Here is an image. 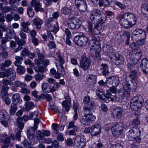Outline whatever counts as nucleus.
<instances>
[{"label":"nucleus","instance_id":"nucleus-47","mask_svg":"<svg viewBox=\"0 0 148 148\" xmlns=\"http://www.w3.org/2000/svg\"><path fill=\"white\" fill-rule=\"evenodd\" d=\"M78 10L80 12H85L87 10V5L86 2L81 5L78 8H77Z\"/></svg>","mask_w":148,"mask_h":148},{"label":"nucleus","instance_id":"nucleus-23","mask_svg":"<svg viewBox=\"0 0 148 148\" xmlns=\"http://www.w3.org/2000/svg\"><path fill=\"white\" fill-rule=\"evenodd\" d=\"M6 77L11 80H14L16 78V72L12 69H9L6 72Z\"/></svg>","mask_w":148,"mask_h":148},{"label":"nucleus","instance_id":"nucleus-4","mask_svg":"<svg viewBox=\"0 0 148 148\" xmlns=\"http://www.w3.org/2000/svg\"><path fill=\"white\" fill-rule=\"evenodd\" d=\"M122 88L124 92L129 96L130 94V91H135L137 87L136 83L135 80H129L127 78L125 79V81L123 82L122 84Z\"/></svg>","mask_w":148,"mask_h":148},{"label":"nucleus","instance_id":"nucleus-30","mask_svg":"<svg viewBox=\"0 0 148 148\" xmlns=\"http://www.w3.org/2000/svg\"><path fill=\"white\" fill-rule=\"evenodd\" d=\"M21 99L20 95L18 93H15L13 95L12 99V103L17 104L21 102Z\"/></svg>","mask_w":148,"mask_h":148},{"label":"nucleus","instance_id":"nucleus-16","mask_svg":"<svg viewBox=\"0 0 148 148\" xmlns=\"http://www.w3.org/2000/svg\"><path fill=\"white\" fill-rule=\"evenodd\" d=\"M132 38H145L146 37L145 32L142 29L137 28L134 30L132 32Z\"/></svg>","mask_w":148,"mask_h":148},{"label":"nucleus","instance_id":"nucleus-11","mask_svg":"<svg viewBox=\"0 0 148 148\" xmlns=\"http://www.w3.org/2000/svg\"><path fill=\"white\" fill-rule=\"evenodd\" d=\"M38 121H35L33 127H29L27 129V137L29 140H32L34 137L35 132L38 128Z\"/></svg>","mask_w":148,"mask_h":148},{"label":"nucleus","instance_id":"nucleus-40","mask_svg":"<svg viewBox=\"0 0 148 148\" xmlns=\"http://www.w3.org/2000/svg\"><path fill=\"white\" fill-rule=\"evenodd\" d=\"M62 12L64 14L69 15L71 14L72 11V8L71 7H64L61 10Z\"/></svg>","mask_w":148,"mask_h":148},{"label":"nucleus","instance_id":"nucleus-35","mask_svg":"<svg viewBox=\"0 0 148 148\" xmlns=\"http://www.w3.org/2000/svg\"><path fill=\"white\" fill-rule=\"evenodd\" d=\"M95 108H94L93 111L92 112H90V110H88L89 111L86 113L85 110H84V113L88 115L87 116L88 117L89 123L92 121H95L96 119L95 116L92 115L93 113L95 112Z\"/></svg>","mask_w":148,"mask_h":148},{"label":"nucleus","instance_id":"nucleus-52","mask_svg":"<svg viewBox=\"0 0 148 148\" xmlns=\"http://www.w3.org/2000/svg\"><path fill=\"white\" fill-rule=\"evenodd\" d=\"M17 44L18 46H19L21 48H23L24 47L26 43L25 41L23 39H19L18 38V40H16Z\"/></svg>","mask_w":148,"mask_h":148},{"label":"nucleus","instance_id":"nucleus-33","mask_svg":"<svg viewBox=\"0 0 148 148\" xmlns=\"http://www.w3.org/2000/svg\"><path fill=\"white\" fill-rule=\"evenodd\" d=\"M17 110V104L12 103L10 105V109L9 110L10 114L11 115H14Z\"/></svg>","mask_w":148,"mask_h":148},{"label":"nucleus","instance_id":"nucleus-37","mask_svg":"<svg viewBox=\"0 0 148 148\" xmlns=\"http://www.w3.org/2000/svg\"><path fill=\"white\" fill-rule=\"evenodd\" d=\"M12 62L10 60H6L4 63H1L0 65L1 70L3 71L5 70L6 67H8L11 64Z\"/></svg>","mask_w":148,"mask_h":148},{"label":"nucleus","instance_id":"nucleus-18","mask_svg":"<svg viewBox=\"0 0 148 148\" xmlns=\"http://www.w3.org/2000/svg\"><path fill=\"white\" fill-rule=\"evenodd\" d=\"M123 109L120 107H117L113 110L111 116L114 118L120 119L122 115Z\"/></svg>","mask_w":148,"mask_h":148},{"label":"nucleus","instance_id":"nucleus-1","mask_svg":"<svg viewBox=\"0 0 148 148\" xmlns=\"http://www.w3.org/2000/svg\"><path fill=\"white\" fill-rule=\"evenodd\" d=\"M90 18L92 22L95 24L92 33L90 34L92 36L93 33L96 35L99 34L102 31V25L106 20L105 14L101 10L94 9L90 13Z\"/></svg>","mask_w":148,"mask_h":148},{"label":"nucleus","instance_id":"nucleus-62","mask_svg":"<svg viewBox=\"0 0 148 148\" xmlns=\"http://www.w3.org/2000/svg\"><path fill=\"white\" fill-rule=\"evenodd\" d=\"M37 91L34 90L32 92V95L36 99L35 100L36 101H39V98L40 97V96H38L37 95Z\"/></svg>","mask_w":148,"mask_h":148},{"label":"nucleus","instance_id":"nucleus-29","mask_svg":"<svg viewBox=\"0 0 148 148\" xmlns=\"http://www.w3.org/2000/svg\"><path fill=\"white\" fill-rule=\"evenodd\" d=\"M108 79L112 80L113 83V86H117L120 83L119 77L116 76H110L109 77Z\"/></svg>","mask_w":148,"mask_h":148},{"label":"nucleus","instance_id":"nucleus-41","mask_svg":"<svg viewBox=\"0 0 148 148\" xmlns=\"http://www.w3.org/2000/svg\"><path fill=\"white\" fill-rule=\"evenodd\" d=\"M96 94L100 98L105 100V95L102 90L100 89H97L96 91Z\"/></svg>","mask_w":148,"mask_h":148},{"label":"nucleus","instance_id":"nucleus-5","mask_svg":"<svg viewBox=\"0 0 148 148\" xmlns=\"http://www.w3.org/2000/svg\"><path fill=\"white\" fill-rule=\"evenodd\" d=\"M144 99L143 97L139 95L134 97L131 100L130 107L132 110L137 111L140 109L143 103Z\"/></svg>","mask_w":148,"mask_h":148},{"label":"nucleus","instance_id":"nucleus-42","mask_svg":"<svg viewBox=\"0 0 148 148\" xmlns=\"http://www.w3.org/2000/svg\"><path fill=\"white\" fill-rule=\"evenodd\" d=\"M23 121L22 117H18L17 119L18 127L21 130H22L24 127V124L22 122Z\"/></svg>","mask_w":148,"mask_h":148},{"label":"nucleus","instance_id":"nucleus-15","mask_svg":"<svg viewBox=\"0 0 148 148\" xmlns=\"http://www.w3.org/2000/svg\"><path fill=\"white\" fill-rule=\"evenodd\" d=\"M81 25V22L77 18H73L71 22L68 24V27L69 28L75 29H79Z\"/></svg>","mask_w":148,"mask_h":148},{"label":"nucleus","instance_id":"nucleus-36","mask_svg":"<svg viewBox=\"0 0 148 148\" xmlns=\"http://www.w3.org/2000/svg\"><path fill=\"white\" fill-rule=\"evenodd\" d=\"M37 112H34L31 113L30 114V119H32L34 120V123L35 121H38V123L37 125H38L40 122V120L38 118H37Z\"/></svg>","mask_w":148,"mask_h":148},{"label":"nucleus","instance_id":"nucleus-59","mask_svg":"<svg viewBox=\"0 0 148 148\" xmlns=\"http://www.w3.org/2000/svg\"><path fill=\"white\" fill-rule=\"evenodd\" d=\"M34 69L37 72L42 73L44 71L45 67L42 66H36L35 67Z\"/></svg>","mask_w":148,"mask_h":148},{"label":"nucleus","instance_id":"nucleus-57","mask_svg":"<svg viewBox=\"0 0 148 148\" xmlns=\"http://www.w3.org/2000/svg\"><path fill=\"white\" fill-rule=\"evenodd\" d=\"M2 81L3 84L5 85L8 86V85L12 86L13 84V83L12 82L7 79H3Z\"/></svg>","mask_w":148,"mask_h":148},{"label":"nucleus","instance_id":"nucleus-54","mask_svg":"<svg viewBox=\"0 0 148 148\" xmlns=\"http://www.w3.org/2000/svg\"><path fill=\"white\" fill-rule=\"evenodd\" d=\"M56 65L58 71L60 72L61 74L63 75L64 74V72L63 65H58L56 63Z\"/></svg>","mask_w":148,"mask_h":148},{"label":"nucleus","instance_id":"nucleus-45","mask_svg":"<svg viewBox=\"0 0 148 148\" xmlns=\"http://www.w3.org/2000/svg\"><path fill=\"white\" fill-rule=\"evenodd\" d=\"M17 72L19 74L23 75L25 71V69L23 66L21 65L16 66Z\"/></svg>","mask_w":148,"mask_h":148},{"label":"nucleus","instance_id":"nucleus-19","mask_svg":"<svg viewBox=\"0 0 148 148\" xmlns=\"http://www.w3.org/2000/svg\"><path fill=\"white\" fill-rule=\"evenodd\" d=\"M140 67L143 73H148V60L147 58H145L142 60Z\"/></svg>","mask_w":148,"mask_h":148},{"label":"nucleus","instance_id":"nucleus-26","mask_svg":"<svg viewBox=\"0 0 148 148\" xmlns=\"http://www.w3.org/2000/svg\"><path fill=\"white\" fill-rule=\"evenodd\" d=\"M32 22L34 25L36 27L37 29L39 30L40 29L41 25L42 24V21L38 18H36L33 19Z\"/></svg>","mask_w":148,"mask_h":148},{"label":"nucleus","instance_id":"nucleus-24","mask_svg":"<svg viewBox=\"0 0 148 148\" xmlns=\"http://www.w3.org/2000/svg\"><path fill=\"white\" fill-rule=\"evenodd\" d=\"M11 138H12L13 140H15V137L14 134H11L9 137H7L4 139H1L0 140V142L3 144H8L11 141Z\"/></svg>","mask_w":148,"mask_h":148},{"label":"nucleus","instance_id":"nucleus-27","mask_svg":"<svg viewBox=\"0 0 148 148\" xmlns=\"http://www.w3.org/2000/svg\"><path fill=\"white\" fill-rule=\"evenodd\" d=\"M0 119L1 120L9 121L10 116L5 110H1L0 111Z\"/></svg>","mask_w":148,"mask_h":148},{"label":"nucleus","instance_id":"nucleus-53","mask_svg":"<svg viewBox=\"0 0 148 148\" xmlns=\"http://www.w3.org/2000/svg\"><path fill=\"white\" fill-rule=\"evenodd\" d=\"M14 86L16 87H21L22 88L25 87L26 86V84L17 81L15 82Z\"/></svg>","mask_w":148,"mask_h":148},{"label":"nucleus","instance_id":"nucleus-60","mask_svg":"<svg viewBox=\"0 0 148 148\" xmlns=\"http://www.w3.org/2000/svg\"><path fill=\"white\" fill-rule=\"evenodd\" d=\"M29 51L27 48H24L21 52V55L23 57L27 56L29 53Z\"/></svg>","mask_w":148,"mask_h":148},{"label":"nucleus","instance_id":"nucleus-2","mask_svg":"<svg viewBox=\"0 0 148 148\" xmlns=\"http://www.w3.org/2000/svg\"><path fill=\"white\" fill-rule=\"evenodd\" d=\"M119 19L121 25L126 28L132 27L136 22V18L135 15L129 12L125 13L121 15Z\"/></svg>","mask_w":148,"mask_h":148},{"label":"nucleus","instance_id":"nucleus-22","mask_svg":"<svg viewBox=\"0 0 148 148\" xmlns=\"http://www.w3.org/2000/svg\"><path fill=\"white\" fill-rule=\"evenodd\" d=\"M31 6L34 8L36 11L38 12L42 9V5L39 1L36 0H32L30 3Z\"/></svg>","mask_w":148,"mask_h":148},{"label":"nucleus","instance_id":"nucleus-61","mask_svg":"<svg viewBox=\"0 0 148 148\" xmlns=\"http://www.w3.org/2000/svg\"><path fill=\"white\" fill-rule=\"evenodd\" d=\"M87 28L88 29L89 32L90 33H92V30L94 28H93V25L92 23L90 22H88V23L87 25Z\"/></svg>","mask_w":148,"mask_h":148},{"label":"nucleus","instance_id":"nucleus-14","mask_svg":"<svg viewBox=\"0 0 148 148\" xmlns=\"http://www.w3.org/2000/svg\"><path fill=\"white\" fill-rule=\"evenodd\" d=\"M80 66L84 70L88 69L90 65V62L88 58L84 56H82L81 58Z\"/></svg>","mask_w":148,"mask_h":148},{"label":"nucleus","instance_id":"nucleus-20","mask_svg":"<svg viewBox=\"0 0 148 148\" xmlns=\"http://www.w3.org/2000/svg\"><path fill=\"white\" fill-rule=\"evenodd\" d=\"M65 100L62 103V105L65 108V111L68 112L71 106V98L68 96H66L65 97Z\"/></svg>","mask_w":148,"mask_h":148},{"label":"nucleus","instance_id":"nucleus-12","mask_svg":"<svg viewBox=\"0 0 148 148\" xmlns=\"http://www.w3.org/2000/svg\"><path fill=\"white\" fill-rule=\"evenodd\" d=\"M75 145L79 148H82L86 144V140L83 136H77L75 138L74 142Z\"/></svg>","mask_w":148,"mask_h":148},{"label":"nucleus","instance_id":"nucleus-49","mask_svg":"<svg viewBox=\"0 0 148 148\" xmlns=\"http://www.w3.org/2000/svg\"><path fill=\"white\" fill-rule=\"evenodd\" d=\"M27 13L28 16L30 17H33L34 14V12L32 8L29 6L27 8Z\"/></svg>","mask_w":148,"mask_h":148},{"label":"nucleus","instance_id":"nucleus-25","mask_svg":"<svg viewBox=\"0 0 148 148\" xmlns=\"http://www.w3.org/2000/svg\"><path fill=\"white\" fill-rule=\"evenodd\" d=\"M92 36L93 39H91L89 41V45L90 47L94 48L95 49H97L100 48V45L97 44V43L98 42V41H96L95 39H94V35H92Z\"/></svg>","mask_w":148,"mask_h":148},{"label":"nucleus","instance_id":"nucleus-31","mask_svg":"<svg viewBox=\"0 0 148 148\" xmlns=\"http://www.w3.org/2000/svg\"><path fill=\"white\" fill-rule=\"evenodd\" d=\"M7 38L9 39L13 38L16 36L15 32L13 28H11V29H8L6 34Z\"/></svg>","mask_w":148,"mask_h":148},{"label":"nucleus","instance_id":"nucleus-38","mask_svg":"<svg viewBox=\"0 0 148 148\" xmlns=\"http://www.w3.org/2000/svg\"><path fill=\"white\" fill-rule=\"evenodd\" d=\"M88 115L84 113V116H82L80 119V121L84 125H86L89 123Z\"/></svg>","mask_w":148,"mask_h":148},{"label":"nucleus","instance_id":"nucleus-50","mask_svg":"<svg viewBox=\"0 0 148 148\" xmlns=\"http://www.w3.org/2000/svg\"><path fill=\"white\" fill-rule=\"evenodd\" d=\"M55 23L53 21V18H49L47 21L45 23V24L48 27H50Z\"/></svg>","mask_w":148,"mask_h":148},{"label":"nucleus","instance_id":"nucleus-44","mask_svg":"<svg viewBox=\"0 0 148 148\" xmlns=\"http://www.w3.org/2000/svg\"><path fill=\"white\" fill-rule=\"evenodd\" d=\"M142 13L144 14H146V12L148 13V1L145 3L143 6L141 8Z\"/></svg>","mask_w":148,"mask_h":148},{"label":"nucleus","instance_id":"nucleus-58","mask_svg":"<svg viewBox=\"0 0 148 148\" xmlns=\"http://www.w3.org/2000/svg\"><path fill=\"white\" fill-rule=\"evenodd\" d=\"M52 128L54 130V132L57 134L59 133V131L58 130V125L57 124L53 123L52 124Z\"/></svg>","mask_w":148,"mask_h":148},{"label":"nucleus","instance_id":"nucleus-56","mask_svg":"<svg viewBox=\"0 0 148 148\" xmlns=\"http://www.w3.org/2000/svg\"><path fill=\"white\" fill-rule=\"evenodd\" d=\"M86 2L84 0H75V4L77 8Z\"/></svg>","mask_w":148,"mask_h":148},{"label":"nucleus","instance_id":"nucleus-34","mask_svg":"<svg viewBox=\"0 0 148 148\" xmlns=\"http://www.w3.org/2000/svg\"><path fill=\"white\" fill-rule=\"evenodd\" d=\"M46 99L48 101H51L52 100L51 96L49 94H42L40 95V97L39 98V100L40 101H41L42 99Z\"/></svg>","mask_w":148,"mask_h":148},{"label":"nucleus","instance_id":"nucleus-6","mask_svg":"<svg viewBox=\"0 0 148 148\" xmlns=\"http://www.w3.org/2000/svg\"><path fill=\"white\" fill-rule=\"evenodd\" d=\"M140 135V131L138 127H133L127 133V136L129 140L132 141L135 140L138 142H140L139 136Z\"/></svg>","mask_w":148,"mask_h":148},{"label":"nucleus","instance_id":"nucleus-3","mask_svg":"<svg viewBox=\"0 0 148 148\" xmlns=\"http://www.w3.org/2000/svg\"><path fill=\"white\" fill-rule=\"evenodd\" d=\"M111 47H106L105 49V51L108 54L109 58L112 61H114L115 64L116 65L123 64L124 62L123 56L118 53L111 52Z\"/></svg>","mask_w":148,"mask_h":148},{"label":"nucleus","instance_id":"nucleus-63","mask_svg":"<svg viewBox=\"0 0 148 148\" xmlns=\"http://www.w3.org/2000/svg\"><path fill=\"white\" fill-rule=\"evenodd\" d=\"M140 124V121L138 117L133 120L132 122V124L134 126H137Z\"/></svg>","mask_w":148,"mask_h":148},{"label":"nucleus","instance_id":"nucleus-7","mask_svg":"<svg viewBox=\"0 0 148 148\" xmlns=\"http://www.w3.org/2000/svg\"><path fill=\"white\" fill-rule=\"evenodd\" d=\"M85 106L84 107V110L87 113L89 110L90 112L93 111L94 108H95V104L94 102L90 100L89 96H86L83 99Z\"/></svg>","mask_w":148,"mask_h":148},{"label":"nucleus","instance_id":"nucleus-48","mask_svg":"<svg viewBox=\"0 0 148 148\" xmlns=\"http://www.w3.org/2000/svg\"><path fill=\"white\" fill-rule=\"evenodd\" d=\"M36 137L38 140H42L44 138L42 132L39 130L37 131L36 134Z\"/></svg>","mask_w":148,"mask_h":148},{"label":"nucleus","instance_id":"nucleus-9","mask_svg":"<svg viewBox=\"0 0 148 148\" xmlns=\"http://www.w3.org/2000/svg\"><path fill=\"white\" fill-rule=\"evenodd\" d=\"M142 55V51L140 50L134 51L131 52L130 54V58L132 64H137L140 59Z\"/></svg>","mask_w":148,"mask_h":148},{"label":"nucleus","instance_id":"nucleus-13","mask_svg":"<svg viewBox=\"0 0 148 148\" xmlns=\"http://www.w3.org/2000/svg\"><path fill=\"white\" fill-rule=\"evenodd\" d=\"M127 96L126 94L124 92L123 89H121L118 91V93H116L114 97L111 98V100H114L117 102L121 101L122 100Z\"/></svg>","mask_w":148,"mask_h":148},{"label":"nucleus","instance_id":"nucleus-51","mask_svg":"<svg viewBox=\"0 0 148 148\" xmlns=\"http://www.w3.org/2000/svg\"><path fill=\"white\" fill-rule=\"evenodd\" d=\"M45 77V75L42 73H38L34 76L35 80L38 82H40V80H42Z\"/></svg>","mask_w":148,"mask_h":148},{"label":"nucleus","instance_id":"nucleus-39","mask_svg":"<svg viewBox=\"0 0 148 148\" xmlns=\"http://www.w3.org/2000/svg\"><path fill=\"white\" fill-rule=\"evenodd\" d=\"M9 89L8 86L3 85L2 87V90L1 91L2 94L1 97L3 98H5L8 94L7 91Z\"/></svg>","mask_w":148,"mask_h":148},{"label":"nucleus","instance_id":"nucleus-55","mask_svg":"<svg viewBox=\"0 0 148 148\" xmlns=\"http://www.w3.org/2000/svg\"><path fill=\"white\" fill-rule=\"evenodd\" d=\"M60 86L58 82L55 83L53 86L50 89V91L51 92H54L58 90V89Z\"/></svg>","mask_w":148,"mask_h":148},{"label":"nucleus","instance_id":"nucleus-17","mask_svg":"<svg viewBox=\"0 0 148 148\" xmlns=\"http://www.w3.org/2000/svg\"><path fill=\"white\" fill-rule=\"evenodd\" d=\"M101 127L99 124L96 123L91 127L90 133L92 135L96 136L98 135L101 131Z\"/></svg>","mask_w":148,"mask_h":148},{"label":"nucleus","instance_id":"nucleus-43","mask_svg":"<svg viewBox=\"0 0 148 148\" xmlns=\"http://www.w3.org/2000/svg\"><path fill=\"white\" fill-rule=\"evenodd\" d=\"M26 109L27 111L33 109L34 107V103L32 101L27 102L25 103Z\"/></svg>","mask_w":148,"mask_h":148},{"label":"nucleus","instance_id":"nucleus-8","mask_svg":"<svg viewBox=\"0 0 148 148\" xmlns=\"http://www.w3.org/2000/svg\"><path fill=\"white\" fill-rule=\"evenodd\" d=\"M89 39L88 37L84 34L75 36L74 39L75 43L79 46L85 45Z\"/></svg>","mask_w":148,"mask_h":148},{"label":"nucleus","instance_id":"nucleus-21","mask_svg":"<svg viewBox=\"0 0 148 148\" xmlns=\"http://www.w3.org/2000/svg\"><path fill=\"white\" fill-rule=\"evenodd\" d=\"M30 25V23L29 21H27L26 22H22L21 24V27L20 28V30L25 32V33L30 32L31 29L29 28L28 26Z\"/></svg>","mask_w":148,"mask_h":148},{"label":"nucleus","instance_id":"nucleus-46","mask_svg":"<svg viewBox=\"0 0 148 148\" xmlns=\"http://www.w3.org/2000/svg\"><path fill=\"white\" fill-rule=\"evenodd\" d=\"M16 61L14 63V65L15 66H18L20 65L21 64V61L23 60L22 57L19 56H16L15 57Z\"/></svg>","mask_w":148,"mask_h":148},{"label":"nucleus","instance_id":"nucleus-32","mask_svg":"<svg viewBox=\"0 0 148 148\" xmlns=\"http://www.w3.org/2000/svg\"><path fill=\"white\" fill-rule=\"evenodd\" d=\"M100 69L103 75H106L109 73L108 68L106 64H102L101 65Z\"/></svg>","mask_w":148,"mask_h":148},{"label":"nucleus","instance_id":"nucleus-28","mask_svg":"<svg viewBox=\"0 0 148 148\" xmlns=\"http://www.w3.org/2000/svg\"><path fill=\"white\" fill-rule=\"evenodd\" d=\"M137 78V71L135 70L129 72V75L127 76L126 79L129 80H135Z\"/></svg>","mask_w":148,"mask_h":148},{"label":"nucleus","instance_id":"nucleus-10","mask_svg":"<svg viewBox=\"0 0 148 148\" xmlns=\"http://www.w3.org/2000/svg\"><path fill=\"white\" fill-rule=\"evenodd\" d=\"M123 129V125L119 123L114 125L111 128L113 135L116 137H119L121 134Z\"/></svg>","mask_w":148,"mask_h":148},{"label":"nucleus","instance_id":"nucleus-64","mask_svg":"<svg viewBox=\"0 0 148 148\" xmlns=\"http://www.w3.org/2000/svg\"><path fill=\"white\" fill-rule=\"evenodd\" d=\"M78 128L77 127H75L74 128L73 130H71L69 131V134L70 135H76V132L77 131Z\"/></svg>","mask_w":148,"mask_h":148}]
</instances>
